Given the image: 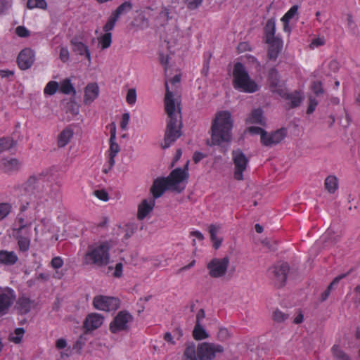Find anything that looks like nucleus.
I'll use <instances>...</instances> for the list:
<instances>
[{"instance_id": "obj_63", "label": "nucleus", "mask_w": 360, "mask_h": 360, "mask_svg": "<svg viewBox=\"0 0 360 360\" xmlns=\"http://www.w3.org/2000/svg\"><path fill=\"white\" fill-rule=\"evenodd\" d=\"M318 102L312 98L309 99V105L307 112H313L316 110Z\"/></svg>"}, {"instance_id": "obj_5", "label": "nucleus", "mask_w": 360, "mask_h": 360, "mask_svg": "<svg viewBox=\"0 0 360 360\" xmlns=\"http://www.w3.org/2000/svg\"><path fill=\"white\" fill-rule=\"evenodd\" d=\"M270 84L272 91L277 92L281 96L285 97L292 107L300 105L304 99V94L301 91H295L290 94H288L285 84L280 83L277 79V72L275 71H272L270 74Z\"/></svg>"}, {"instance_id": "obj_15", "label": "nucleus", "mask_w": 360, "mask_h": 360, "mask_svg": "<svg viewBox=\"0 0 360 360\" xmlns=\"http://www.w3.org/2000/svg\"><path fill=\"white\" fill-rule=\"evenodd\" d=\"M166 112H181V99L177 94L170 91V86L167 84V92L165 98Z\"/></svg>"}, {"instance_id": "obj_29", "label": "nucleus", "mask_w": 360, "mask_h": 360, "mask_svg": "<svg viewBox=\"0 0 360 360\" xmlns=\"http://www.w3.org/2000/svg\"><path fill=\"white\" fill-rule=\"evenodd\" d=\"M298 6H293L290 10L282 17L281 21L283 24V30L286 32H290L289 22L291 20L297 17Z\"/></svg>"}, {"instance_id": "obj_13", "label": "nucleus", "mask_w": 360, "mask_h": 360, "mask_svg": "<svg viewBox=\"0 0 360 360\" xmlns=\"http://www.w3.org/2000/svg\"><path fill=\"white\" fill-rule=\"evenodd\" d=\"M110 147L108 149V164L109 165V169H111L115 165V158L117 156L120 150V146L116 142V125L114 122H112L110 126Z\"/></svg>"}, {"instance_id": "obj_6", "label": "nucleus", "mask_w": 360, "mask_h": 360, "mask_svg": "<svg viewBox=\"0 0 360 360\" xmlns=\"http://www.w3.org/2000/svg\"><path fill=\"white\" fill-rule=\"evenodd\" d=\"M188 163L189 161L186 162L184 168L178 167L173 169L169 176L166 177L172 190L178 193H181L184 190L185 186L181 188L179 184L182 181L187 180L189 177Z\"/></svg>"}, {"instance_id": "obj_52", "label": "nucleus", "mask_w": 360, "mask_h": 360, "mask_svg": "<svg viewBox=\"0 0 360 360\" xmlns=\"http://www.w3.org/2000/svg\"><path fill=\"white\" fill-rule=\"evenodd\" d=\"M136 91L135 89H129L127 91V96H126V101L128 104L129 105H134L135 104L136 101Z\"/></svg>"}, {"instance_id": "obj_14", "label": "nucleus", "mask_w": 360, "mask_h": 360, "mask_svg": "<svg viewBox=\"0 0 360 360\" xmlns=\"http://www.w3.org/2000/svg\"><path fill=\"white\" fill-rule=\"evenodd\" d=\"M290 266L287 262H280L272 267V274L275 285L278 287H282L285 285L287 280Z\"/></svg>"}, {"instance_id": "obj_16", "label": "nucleus", "mask_w": 360, "mask_h": 360, "mask_svg": "<svg viewBox=\"0 0 360 360\" xmlns=\"http://www.w3.org/2000/svg\"><path fill=\"white\" fill-rule=\"evenodd\" d=\"M287 129L281 127L274 131L266 133V136L262 137V144L264 146H272L281 142L287 136Z\"/></svg>"}, {"instance_id": "obj_7", "label": "nucleus", "mask_w": 360, "mask_h": 360, "mask_svg": "<svg viewBox=\"0 0 360 360\" xmlns=\"http://www.w3.org/2000/svg\"><path fill=\"white\" fill-rule=\"evenodd\" d=\"M133 316L127 310L120 311L110 323L109 329L112 333L127 330L129 323L133 321Z\"/></svg>"}, {"instance_id": "obj_33", "label": "nucleus", "mask_w": 360, "mask_h": 360, "mask_svg": "<svg viewBox=\"0 0 360 360\" xmlns=\"http://www.w3.org/2000/svg\"><path fill=\"white\" fill-rule=\"evenodd\" d=\"M324 186L328 193H334L338 188V178L335 175H329L325 179Z\"/></svg>"}, {"instance_id": "obj_19", "label": "nucleus", "mask_w": 360, "mask_h": 360, "mask_svg": "<svg viewBox=\"0 0 360 360\" xmlns=\"http://www.w3.org/2000/svg\"><path fill=\"white\" fill-rule=\"evenodd\" d=\"M171 189V186L166 177H158L154 180L150 188V193L154 198L161 197L165 191Z\"/></svg>"}, {"instance_id": "obj_1", "label": "nucleus", "mask_w": 360, "mask_h": 360, "mask_svg": "<svg viewBox=\"0 0 360 360\" xmlns=\"http://www.w3.org/2000/svg\"><path fill=\"white\" fill-rule=\"evenodd\" d=\"M231 114H217L211 126V140L207 141L210 146H220L229 143L232 139L233 120Z\"/></svg>"}, {"instance_id": "obj_11", "label": "nucleus", "mask_w": 360, "mask_h": 360, "mask_svg": "<svg viewBox=\"0 0 360 360\" xmlns=\"http://www.w3.org/2000/svg\"><path fill=\"white\" fill-rule=\"evenodd\" d=\"M93 305L101 311H115L120 307V300L114 297L97 295L94 298Z\"/></svg>"}, {"instance_id": "obj_36", "label": "nucleus", "mask_w": 360, "mask_h": 360, "mask_svg": "<svg viewBox=\"0 0 360 360\" xmlns=\"http://www.w3.org/2000/svg\"><path fill=\"white\" fill-rule=\"evenodd\" d=\"M193 336L196 340H202L208 338V334L200 323H195L193 330Z\"/></svg>"}, {"instance_id": "obj_17", "label": "nucleus", "mask_w": 360, "mask_h": 360, "mask_svg": "<svg viewBox=\"0 0 360 360\" xmlns=\"http://www.w3.org/2000/svg\"><path fill=\"white\" fill-rule=\"evenodd\" d=\"M131 8V6L129 3L125 2L120 5L110 16L105 25L103 27L104 32H110L114 28L115 22L120 18V15L129 11Z\"/></svg>"}, {"instance_id": "obj_58", "label": "nucleus", "mask_w": 360, "mask_h": 360, "mask_svg": "<svg viewBox=\"0 0 360 360\" xmlns=\"http://www.w3.org/2000/svg\"><path fill=\"white\" fill-rule=\"evenodd\" d=\"M326 42L324 37H317L312 40L310 47L312 49L317 48L319 46H323Z\"/></svg>"}, {"instance_id": "obj_55", "label": "nucleus", "mask_w": 360, "mask_h": 360, "mask_svg": "<svg viewBox=\"0 0 360 360\" xmlns=\"http://www.w3.org/2000/svg\"><path fill=\"white\" fill-rule=\"evenodd\" d=\"M94 195L99 200L106 202L109 199L108 193L105 190H96L94 191Z\"/></svg>"}, {"instance_id": "obj_3", "label": "nucleus", "mask_w": 360, "mask_h": 360, "mask_svg": "<svg viewBox=\"0 0 360 360\" xmlns=\"http://www.w3.org/2000/svg\"><path fill=\"white\" fill-rule=\"evenodd\" d=\"M233 86L235 89L245 93H255L260 89L259 81L252 79L245 67L240 63L234 65Z\"/></svg>"}, {"instance_id": "obj_37", "label": "nucleus", "mask_w": 360, "mask_h": 360, "mask_svg": "<svg viewBox=\"0 0 360 360\" xmlns=\"http://www.w3.org/2000/svg\"><path fill=\"white\" fill-rule=\"evenodd\" d=\"M45 176L44 172L39 174L38 176H31L26 182V190L31 191L35 188V184H39L42 177Z\"/></svg>"}, {"instance_id": "obj_42", "label": "nucleus", "mask_w": 360, "mask_h": 360, "mask_svg": "<svg viewBox=\"0 0 360 360\" xmlns=\"http://www.w3.org/2000/svg\"><path fill=\"white\" fill-rule=\"evenodd\" d=\"M27 6L29 9L39 8L46 10L47 3L45 0H28Z\"/></svg>"}, {"instance_id": "obj_35", "label": "nucleus", "mask_w": 360, "mask_h": 360, "mask_svg": "<svg viewBox=\"0 0 360 360\" xmlns=\"http://www.w3.org/2000/svg\"><path fill=\"white\" fill-rule=\"evenodd\" d=\"M347 276V274H341L338 276L335 277L333 281L330 283V285L328 286V288L324 290V292H322L321 295V301L323 302L328 299L329 297L331 290L333 289V286L337 285L341 279L345 278Z\"/></svg>"}, {"instance_id": "obj_9", "label": "nucleus", "mask_w": 360, "mask_h": 360, "mask_svg": "<svg viewBox=\"0 0 360 360\" xmlns=\"http://www.w3.org/2000/svg\"><path fill=\"white\" fill-rule=\"evenodd\" d=\"M231 155L234 164V178L241 181L243 179V172L246 169L249 160L240 149L233 150Z\"/></svg>"}, {"instance_id": "obj_4", "label": "nucleus", "mask_w": 360, "mask_h": 360, "mask_svg": "<svg viewBox=\"0 0 360 360\" xmlns=\"http://www.w3.org/2000/svg\"><path fill=\"white\" fill-rule=\"evenodd\" d=\"M167 128L165 134L163 149L169 148L181 135L182 127L181 114H167Z\"/></svg>"}, {"instance_id": "obj_34", "label": "nucleus", "mask_w": 360, "mask_h": 360, "mask_svg": "<svg viewBox=\"0 0 360 360\" xmlns=\"http://www.w3.org/2000/svg\"><path fill=\"white\" fill-rule=\"evenodd\" d=\"M98 46L101 49H106L109 48L112 43V34L111 32L103 33L98 37Z\"/></svg>"}, {"instance_id": "obj_18", "label": "nucleus", "mask_w": 360, "mask_h": 360, "mask_svg": "<svg viewBox=\"0 0 360 360\" xmlns=\"http://www.w3.org/2000/svg\"><path fill=\"white\" fill-rule=\"evenodd\" d=\"M100 94V88L97 82H89L84 88L83 103L91 105Z\"/></svg>"}, {"instance_id": "obj_48", "label": "nucleus", "mask_w": 360, "mask_h": 360, "mask_svg": "<svg viewBox=\"0 0 360 360\" xmlns=\"http://www.w3.org/2000/svg\"><path fill=\"white\" fill-rule=\"evenodd\" d=\"M18 244L20 251L26 252L30 248V240L27 237L21 236L18 238Z\"/></svg>"}, {"instance_id": "obj_62", "label": "nucleus", "mask_w": 360, "mask_h": 360, "mask_svg": "<svg viewBox=\"0 0 360 360\" xmlns=\"http://www.w3.org/2000/svg\"><path fill=\"white\" fill-rule=\"evenodd\" d=\"M66 346H67V342H66L65 339H64V338H60V339L57 340L56 342V347L58 349H64L65 347H66Z\"/></svg>"}, {"instance_id": "obj_57", "label": "nucleus", "mask_w": 360, "mask_h": 360, "mask_svg": "<svg viewBox=\"0 0 360 360\" xmlns=\"http://www.w3.org/2000/svg\"><path fill=\"white\" fill-rule=\"evenodd\" d=\"M202 2V0H186L188 8L194 10L198 8Z\"/></svg>"}, {"instance_id": "obj_38", "label": "nucleus", "mask_w": 360, "mask_h": 360, "mask_svg": "<svg viewBox=\"0 0 360 360\" xmlns=\"http://www.w3.org/2000/svg\"><path fill=\"white\" fill-rule=\"evenodd\" d=\"M59 91V83L56 81L49 82L44 89L45 96H53Z\"/></svg>"}, {"instance_id": "obj_31", "label": "nucleus", "mask_w": 360, "mask_h": 360, "mask_svg": "<svg viewBox=\"0 0 360 360\" xmlns=\"http://www.w3.org/2000/svg\"><path fill=\"white\" fill-rule=\"evenodd\" d=\"M73 134L74 132L70 128L64 129L58 136V146L59 148L65 147L72 138Z\"/></svg>"}, {"instance_id": "obj_54", "label": "nucleus", "mask_w": 360, "mask_h": 360, "mask_svg": "<svg viewBox=\"0 0 360 360\" xmlns=\"http://www.w3.org/2000/svg\"><path fill=\"white\" fill-rule=\"evenodd\" d=\"M311 90L316 96H319L323 92L321 84L319 82H313L311 86Z\"/></svg>"}, {"instance_id": "obj_22", "label": "nucleus", "mask_w": 360, "mask_h": 360, "mask_svg": "<svg viewBox=\"0 0 360 360\" xmlns=\"http://www.w3.org/2000/svg\"><path fill=\"white\" fill-rule=\"evenodd\" d=\"M103 316L97 313L89 314L84 322V327L87 330H93L98 328L103 323Z\"/></svg>"}, {"instance_id": "obj_12", "label": "nucleus", "mask_w": 360, "mask_h": 360, "mask_svg": "<svg viewBox=\"0 0 360 360\" xmlns=\"http://www.w3.org/2000/svg\"><path fill=\"white\" fill-rule=\"evenodd\" d=\"M15 299L16 295L12 288H0V317L8 313Z\"/></svg>"}, {"instance_id": "obj_21", "label": "nucleus", "mask_w": 360, "mask_h": 360, "mask_svg": "<svg viewBox=\"0 0 360 360\" xmlns=\"http://www.w3.org/2000/svg\"><path fill=\"white\" fill-rule=\"evenodd\" d=\"M21 163L17 158H5L0 161V169L5 173H12L19 170Z\"/></svg>"}, {"instance_id": "obj_56", "label": "nucleus", "mask_w": 360, "mask_h": 360, "mask_svg": "<svg viewBox=\"0 0 360 360\" xmlns=\"http://www.w3.org/2000/svg\"><path fill=\"white\" fill-rule=\"evenodd\" d=\"M123 264L121 262L117 263L115 268L112 276L115 278H120L122 276Z\"/></svg>"}, {"instance_id": "obj_45", "label": "nucleus", "mask_w": 360, "mask_h": 360, "mask_svg": "<svg viewBox=\"0 0 360 360\" xmlns=\"http://www.w3.org/2000/svg\"><path fill=\"white\" fill-rule=\"evenodd\" d=\"M180 75H176L172 79H167L166 84H168L170 86V91L173 92V94H176V90L179 86L180 83Z\"/></svg>"}, {"instance_id": "obj_46", "label": "nucleus", "mask_w": 360, "mask_h": 360, "mask_svg": "<svg viewBox=\"0 0 360 360\" xmlns=\"http://www.w3.org/2000/svg\"><path fill=\"white\" fill-rule=\"evenodd\" d=\"M288 314L281 311L280 309H276L273 312V319L274 321L281 323L288 319Z\"/></svg>"}, {"instance_id": "obj_10", "label": "nucleus", "mask_w": 360, "mask_h": 360, "mask_svg": "<svg viewBox=\"0 0 360 360\" xmlns=\"http://www.w3.org/2000/svg\"><path fill=\"white\" fill-rule=\"evenodd\" d=\"M229 264L228 257L223 258H214L207 265L209 274L212 278H221L224 276Z\"/></svg>"}, {"instance_id": "obj_43", "label": "nucleus", "mask_w": 360, "mask_h": 360, "mask_svg": "<svg viewBox=\"0 0 360 360\" xmlns=\"http://www.w3.org/2000/svg\"><path fill=\"white\" fill-rule=\"evenodd\" d=\"M332 353L337 360H350L349 357L337 345L333 346Z\"/></svg>"}, {"instance_id": "obj_25", "label": "nucleus", "mask_w": 360, "mask_h": 360, "mask_svg": "<svg viewBox=\"0 0 360 360\" xmlns=\"http://www.w3.org/2000/svg\"><path fill=\"white\" fill-rule=\"evenodd\" d=\"M71 44L72 46V50L74 52L77 54L84 56L89 61V63L91 62V53L89 49V47L82 41H79L77 39H73L71 41Z\"/></svg>"}, {"instance_id": "obj_60", "label": "nucleus", "mask_w": 360, "mask_h": 360, "mask_svg": "<svg viewBox=\"0 0 360 360\" xmlns=\"http://www.w3.org/2000/svg\"><path fill=\"white\" fill-rule=\"evenodd\" d=\"M129 121V114H123L120 122V127L122 129H126Z\"/></svg>"}, {"instance_id": "obj_64", "label": "nucleus", "mask_w": 360, "mask_h": 360, "mask_svg": "<svg viewBox=\"0 0 360 360\" xmlns=\"http://www.w3.org/2000/svg\"><path fill=\"white\" fill-rule=\"evenodd\" d=\"M164 340L167 342L170 343V344H172L173 345L176 344V342L174 340V338H173L172 334L169 332H167L164 335Z\"/></svg>"}, {"instance_id": "obj_23", "label": "nucleus", "mask_w": 360, "mask_h": 360, "mask_svg": "<svg viewBox=\"0 0 360 360\" xmlns=\"http://www.w3.org/2000/svg\"><path fill=\"white\" fill-rule=\"evenodd\" d=\"M155 207V200L153 199H144L138 206L137 219L143 220L147 215L153 211Z\"/></svg>"}, {"instance_id": "obj_28", "label": "nucleus", "mask_w": 360, "mask_h": 360, "mask_svg": "<svg viewBox=\"0 0 360 360\" xmlns=\"http://www.w3.org/2000/svg\"><path fill=\"white\" fill-rule=\"evenodd\" d=\"M221 229V226L218 224H212L208 227V231L210 235V240L212 243L213 248L217 250L221 246L223 239L217 236V233Z\"/></svg>"}, {"instance_id": "obj_41", "label": "nucleus", "mask_w": 360, "mask_h": 360, "mask_svg": "<svg viewBox=\"0 0 360 360\" xmlns=\"http://www.w3.org/2000/svg\"><path fill=\"white\" fill-rule=\"evenodd\" d=\"M184 356L190 360H199L197 356V349L193 343L188 345L184 351Z\"/></svg>"}, {"instance_id": "obj_30", "label": "nucleus", "mask_w": 360, "mask_h": 360, "mask_svg": "<svg viewBox=\"0 0 360 360\" xmlns=\"http://www.w3.org/2000/svg\"><path fill=\"white\" fill-rule=\"evenodd\" d=\"M59 91L66 95L75 96L77 94L76 89L69 78H65L60 82Z\"/></svg>"}, {"instance_id": "obj_27", "label": "nucleus", "mask_w": 360, "mask_h": 360, "mask_svg": "<svg viewBox=\"0 0 360 360\" xmlns=\"http://www.w3.org/2000/svg\"><path fill=\"white\" fill-rule=\"evenodd\" d=\"M269 46V56L271 58L275 59L283 47V41L278 37L273 38L271 40H266Z\"/></svg>"}, {"instance_id": "obj_24", "label": "nucleus", "mask_w": 360, "mask_h": 360, "mask_svg": "<svg viewBox=\"0 0 360 360\" xmlns=\"http://www.w3.org/2000/svg\"><path fill=\"white\" fill-rule=\"evenodd\" d=\"M18 261V257L14 251L0 250V265L11 266Z\"/></svg>"}, {"instance_id": "obj_49", "label": "nucleus", "mask_w": 360, "mask_h": 360, "mask_svg": "<svg viewBox=\"0 0 360 360\" xmlns=\"http://www.w3.org/2000/svg\"><path fill=\"white\" fill-rule=\"evenodd\" d=\"M11 205L7 202L0 203V220L4 219L11 212Z\"/></svg>"}, {"instance_id": "obj_20", "label": "nucleus", "mask_w": 360, "mask_h": 360, "mask_svg": "<svg viewBox=\"0 0 360 360\" xmlns=\"http://www.w3.org/2000/svg\"><path fill=\"white\" fill-rule=\"evenodd\" d=\"M34 61V53L30 49H25L20 51L18 57V63L20 69L30 68Z\"/></svg>"}, {"instance_id": "obj_8", "label": "nucleus", "mask_w": 360, "mask_h": 360, "mask_svg": "<svg viewBox=\"0 0 360 360\" xmlns=\"http://www.w3.org/2000/svg\"><path fill=\"white\" fill-rule=\"evenodd\" d=\"M224 347L217 344L202 342L197 347V356L199 360H212L217 353H222Z\"/></svg>"}, {"instance_id": "obj_26", "label": "nucleus", "mask_w": 360, "mask_h": 360, "mask_svg": "<svg viewBox=\"0 0 360 360\" xmlns=\"http://www.w3.org/2000/svg\"><path fill=\"white\" fill-rule=\"evenodd\" d=\"M32 306V300L27 297L20 296L16 302L15 308L20 314L25 315L30 311Z\"/></svg>"}, {"instance_id": "obj_59", "label": "nucleus", "mask_w": 360, "mask_h": 360, "mask_svg": "<svg viewBox=\"0 0 360 360\" xmlns=\"http://www.w3.org/2000/svg\"><path fill=\"white\" fill-rule=\"evenodd\" d=\"M16 34L21 37H25L28 36L29 32L28 30L25 27L22 26H18L15 30Z\"/></svg>"}, {"instance_id": "obj_53", "label": "nucleus", "mask_w": 360, "mask_h": 360, "mask_svg": "<svg viewBox=\"0 0 360 360\" xmlns=\"http://www.w3.org/2000/svg\"><path fill=\"white\" fill-rule=\"evenodd\" d=\"M64 264L63 259L60 256H56L52 258L50 265L54 269H58L63 266Z\"/></svg>"}, {"instance_id": "obj_44", "label": "nucleus", "mask_w": 360, "mask_h": 360, "mask_svg": "<svg viewBox=\"0 0 360 360\" xmlns=\"http://www.w3.org/2000/svg\"><path fill=\"white\" fill-rule=\"evenodd\" d=\"M13 140L8 137L0 138V153L9 150L14 146Z\"/></svg>"}, {"instance_id": "obj_32", "label": "nucleus", "mask_w": 360, "mask_h": 360, "mask_svg": "<svg viewBox=\"0 0 360 360\" xmlns=\"http://www.w3.org/2000/svg\"><path fill=\"white\" fill-rule=\"evenodd\" d=\"M172 18L170 10L167 7H162L159 15L157 16L155 21L156 25L164 26Z\"/></svg>"}, {"instance_id": "obj_39", "label": "nucleus", "mask_w": 360, "mask_h": 360, "mask_svg": "<svg viewBox=\"0 0 360 360\" xmlns=\"http://www.w3.org/2000/svg\"><path fill=\"white\" fill-rule=\"evenodd\" d=\"M25 334V330L22 328H17L14 332L9 335V340L15 344H20Z\"/></svg>"}, {"instance_id": "obj_40", "label": "nucleus", "mask_w": 360, "mask_h": 360, "mask_svg": "<svg viewBox=\"0 0 360 360\" xmlns=\"http://www.w3.org/2000/svg\"><path fill=\"white\" fill-rule=\"evenodd\" d=\"M275 32L276 25L274 20H268L265 27L266 40H271L273 38L276 37L275 36Z\"/></svg>"}, {"instance_id": "obj_51", "label": "nucleus", "mask_w": 360, "mask_h": 360, "mask_svg": "<svg viewBox=\"0 0 360 360\" xmlns=\"http://www.w3.org/2000/svg\"><path fill=\"white\" fill-rule=\"evenodd\" d=\"M59 58L63 63H68L70 60V51L68 47L63 46L60 47Z\"/></svg>"}, {"instance_id": "obj_47", "label": "nucleus", "mask_w": 360, "mask_h": 360, "mask_svg": "<svg viewBox=\"0 0 360 360\" xmlns=\"http://www.w3.org/2000/svg\"><path fill=\"white\" fill-rule=\"evenodd\" d=\"M248 121L250 123L259 124L262 126L265 125L264 114H250Z\"/></svg>"}, {"instance_id": "obj_61", "label": "nucleus", "mask_w": 360, "mask_h": 360, "mask_svg": "<svg viewBox=\"0 0 360 360\" xmlns=\"http://www.w3.org/2000/svg\"><path fill=\"white\" fill-rule=\"evenodd\" d=\"M204 158H205V154L201 152L195 151L193 155V160L195 164H197L200 162Z\"/></svg>"}, {"instance_id": "obj_50", "label": "nucleus", "mask_w": 360, "mask_h": 360, "mask_svg": "<svg viewBox=\"0 0 360 360\" xmlns=\"http://www.w3.org/2000/svg\"><path fill=\"white\" fill-rule=\"evenodd\" d=\"M247 131L249 133H250L251 134H259L261 143H262V137L266 136V131L264 129H263L262 128H261L259 127H255V126L249 127L247 129Z\"/></svg>"}, {"instance_id": "obj_2", "label": "nucleus", "mask_w": 360, "mask_h": 360, "mask_svg": "<svg viewBox=\"0 0 360 360\" xmlns=\"http://www.w3.org/2000/svg\"><path fill=\"white\" fill-rule=\"evenodd\" d=\"M110 245L108 241L89 245L83 256V264L98 267L106 266L110 259Z\"/></svg>"}]
</instances>
